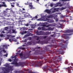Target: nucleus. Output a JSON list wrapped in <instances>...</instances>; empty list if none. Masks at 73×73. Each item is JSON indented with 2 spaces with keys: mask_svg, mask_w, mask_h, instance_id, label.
<instances>
[{
  "mask_svg": "<svg viewBox=\"0 0 73 73\" xmlns=\"http://www.w3.org/2000/svg\"><path fill=\"white\" fill-rule=\"evenodd\" d=\"M24 59H27V58H25V56H24Z\"/></svg>",
  "mask_w": 73,
  "mask_h": 73,
  "instance_id": "69168bd1",
  "label": "nucleus"
},
{
  "mask_svg": "<svg viewBox=\"0 0 73 73\" xmlns=\"http://www.w3.org/2000/svg\"><path fill=\"white\" fill-rule=\"evenodd\" d=\"M46 12L48 13V14H50V13H51V11L50 10H49L48 9H46Z\"/></svg>",
  "mask_w": 73,
  "mask_h": 73,
  "instance_id": "412c9836",
  "label": "nucleus"
},
{
  "mask_svg": "<svg viewBox=\"0 0 73 73\" xmlns=\"http://www.w3.org/2000/svg\"><path fill=\"white\" fill-rule=\"evenodd\" d=\"M65 9V7H62L61 8V9L62 11V10H64V9Z\"/></svg>",
  "mask_w": 73,
  "mask_h": 73,
  "instance_id": "4c0bfd02",
  "label": "nucleus"
},
{
  "mask_svg": "<svg viewBox=\"0 0 73 73\" xmlns=\"http://www.w3.org/2000/svg\"><path fill=\"white\" fill-rule=\"evenodd\" d=\"M7 36L9 37H11V35H7Z\"/></svg>",
  "mask_w": 73,
  "mask_h": 73,
  "instance_id": "4d7b16f0",
  "label": "nucleus"
},
{
  "mask_svg": "<svg viewBox=\"0 0 73 73\" xmlns=\"http://www.w3.org/2000/svg\"><path fill=\"white\" fill-rule=\"evenodd\" d=\"M8 29V27H6L5 28V30H7Z\"/></svg>",
  "mask_w": 73,
  "mask_h": 73,
  "instance_id": "a18cd8bd",
  "label": "nucleus"
},
{
  "mask_svg": "<svg viewBox=\"0 0 73 73\" xmlns=\"http://www.w3.org/2000/svg\"><path fill=\"white\" fill-rule=\"evenodd\" d=\"M54 28L49 27L47 29L46 28L44 27H39L38 28V30H42L43 31H53Z\"/></svg>",
  "mask_w": 73,
  "mask_h": 73,
  "instance_id": "423d86ee",
  "label": "nucleus"
},
{
  "mask_svg": "<svg viewBox=\"0 0 73 73\" xmlns=\"http://www.w3.org/2000/svg\"><path fill=\"white\" fill-rule=\"evenodd\" d=\"M68 60H66V61L65 62V64H68Z\"/></svg>",
  "mask_w": 73,
  "mask_h": 73,
  "instance_id": "72a5a7b5",
  "label": "nucleus"
},
{
  "mask_svg": "<svg viewBox=\"0 0 73 73\" xmlns=\"http://www.w3.org/2000/svg\"><path fill=\"white\" fill-rule=\"evenodd\" d=\"M27 39H25L24 41H23L24 42H27Z\"/></svg>",
  "mask_w": 73,
  "mask_h": 73,
  "instance_id": "6e6d98bb",
  "label": "nucleus"
},
{
  "mask_svg": "<svg viewBox=\"0 0 73 73\" xmlns=\"http://www.w3.org/2000/svg\"><path fill=\"white\" fill-rule=\"evenodd\" d=\"M44 21H48V22L50 23H53V21L50 19H48L46 18V20H44Z\"/></svg>",
  "mask_w": 73,
  "mask_h": 73,
  "instance_id": "a211bd4d",
  "label": "nucleus"
},
{
  "mask_svg": "<svg viewBox=\"0 0 73 73\" xmlns=\"http://www.w3.org/2000/svg\"><path fill=\"white\" fill-rule=\"evenodd\" d=\"M12 30V33H17V32L16 31V30H15L13 29Z\"/></svg>",
  "mask_w": 73,
  "mask_h": 73,
  "instance_id": "b1692460",
  "label": "nucleus"
},
{
  "mask_svg": "<svg viewBox=\"0 0 73 73\" xmlns=\"http://www.w3.org/2000/svg\"><path fill=\"white\" fill-rule=\"evenodd\" d=\"M19 48L20 49H21V50H24L25 49V47H19Z\"/></svg>",
  "mask_w": 73,
  "mask_h": 73,
  "instance_id": "c85d7f7f",
  "label": "nucleus"
},
{
  "mask_svg": "<svg viewBox=\"0 0 73 73\" xmlns=\"http://www.w3.org/2000/svg\"><path fill=\"white\" fill-rule=\"evenodd\" d=\"M8 61H10V62H12V60H11V59H9L8 60Z\"/></svg>",
  "mask_w": 73,
  "mask_h": 73,
  "instance_id": "09e8293b",
  "label": "nucleus"
},
{
  "mask_svg": "<svg viewBox=\"0 0 73 73\" xmlns=\"http://www.w3.org/2000/svg\"><path fill=\"white\" fill-rule=\"evenodd\" d=\"M25 33H27L28 34L24 36V37L25 38L27 37L30 36V33L29 32V31L27 32L25 31H23L22 33H21V34L22 35H23Z\"/></svg>",
  "mask_w": 73,
  "mask_h": 73,
  "instance_id": "1a4fd4ad",
  "label": "nucleus"
},
{
  "mask_svg": "<svg viewBox=\"0 0 73 73\" xmlns=\"http://www.w3.org/2000/svg\"><path fill=\"white\" fill-rule=\"evenodd\" d=\"M31 58H32V59H34V60H37V59H38L37 56H32Z\"/></svg>",
  "mask_w": 73,
  "mask_h": 73,
  "instance_id": "aec40b11",
  "label": "nucleus"
},
{
  "mask_svg": "<svg viewBox=\"0 0 73 73\" xmlns=\"http://www.w3.org/2000/svg\"><path fill=\"white\" fill-rule=\"evenodd\" d=\"M3 7V4H0V8L1 7Z\"/></svg>",
  "mask_w": 73,
  "mask_h": 73,
  "instance_id": "864d4df0",
  "label": "nucleus"
},
{
  "mask_svg": "<svg viewBox=\"0 0 73 73\" xmlns=\"http://www.w3.org/2000/svg\"><path fill=\"white\" fill-rule=\"evenodd\" d=\"M65 17H69V16H68V15H65Z\"/></svg>",
  "mask_w": 73,
  "mask_h": 73,
  "instance_id": "774afa93",
  "label": "nucleus"
},
{
  "mask_svg": "<svg viewBox=\"0 0 73 73\" xmlns=\"http://www.w3.org/2000/svg\"><path fill=\"white\" fill-rule=\"evenodd\" d=\"M54 19H55L56 21H58V18H57V17L56 16L54 17Z\"/></svg>",
  "mask_w": 73,
  "mask_h": 73,
  "instance_id": "cd10ccee",
  "label": "nucleus"
},
{
  "mask_svg": "<svg viewBox=\"0 0 73 73\" xmlns=\"http://www.w3.org/2000/svg\"><path fill=\"white\" fill-rule=\"evenodd\" d=\"M39 1H40V0H36V3H39Z\"/></svg>",
  "mask_w": 73,
  "mask_h": 73,
  "instance_id": "a19ab883",
  "label": "nucleus"
},
{
  "mask_svg": "<svg viewBox=\"0 0 73 73\" xmlns=\"http://www.w3.org/2000/svg\"><path fill=\"white\" fill-rule=\"evenodd\" d=\"M43 62L44 61H42L40 62H38V64H41V65H42V63H43Z\"/></svg>",
  "mask_w": 73,
  "mask_h": 73,
  "instance_id": "c756f323",
  "label": "nucleus"
},
{
  "mask_svg": "<svg viewBox=\"0 0 73 73\" xmlns=\"http://www.w3.org/2000/svg\"><path fill=\"white\" fill-rule=\"evenodd\" d=\"M59 21H61V22H62L63 23L66 22V20L62 19L61 20H60Z\"/></svg>",
  "mask_w": 73,
  "mask_h": 73,
  "instance_id": "bb28decb",
  "label": "nucleus"
},
{
  "mask_svg": "<svg viewBox=\"0 0 73 73\" xmlns=\"http://www.w3.org/2000/svg\"><path fill=\"white\" fill-rule=\"evenodd\" d=\"M41 39H42V38H46L47 37V36H41Z\"/></svg>",
  "mask_w": 73,
  "mask_h": 73,
  "instance_id": "a878e982",
  "label": "nucleus"
},
{
  "mask_svg": "<svg viewBox=\"0 0 73 73\" xmlns=\"http://www.w3.org/2000/svg\"><path fill=\"white\" fill-rule=\"evenodd\" d=\"M72 32H73V30H69L68 29L66 30H65L64 31V33H72Z\"/></svg>",
  "mask_w": 73,
  "mask_h": 73,
  "instance_id": "ddd939ff",
  "label": "nucleus"
},
{
  "mask_svg": "<svg viewBox=\"0 0 73 73\" xmlns=\"http://www.w3.org/2000/svg\"><path fill=\"white\" fill-rule=\"evenodd\" d=\"M17 56V55H15V56L12 57V58H15L14 59V61L13 62L11 63V64L12 65H13V64H15V66H21L23 67L24 65H27L29 64V62L28 60H27L25 62H19L18 63L17 62V59H16V57Z\"/></svg>",
  "mask_w": 73,
  "mask_h": 73,
  "instance_id": "f03ea898",
  "label": "nucleus"
},
{
  "mask_svg": "<svg viewBox=\"0 0 73 73\" xmlns=\"http://www.w3.org/2000/svg\"><path fill=\"white\" fill-rule=\"evenodd\" d=\"M50 6L51 7H53V4L51 3L50 4Z\"/></svg>",
  "mask_w": 73,
  "mask_h": 73,
  "instance_id": "37998d69",
  "label": "nucleus"
},
{
  "mask_svg": "<svg viewBox=\"0 0 73 73\" xmlns=\"http://www.w3.org/2000/svg\"><path fill=\"white\" fill-rule=\"evenodd\" d=\"M54 70H55V71H57L58 70L57 69H54Z\"/></svg>",
  "mask_w": 73,
  "mask_h": 73,
  "instance_id": "13d9d810",
  "label": "nucleus"
},
{
  "mask_svg": "<svg viewBox=\"0 0 73 73\" xmlns=\"http://www.w3.org/2000/svg\"><path fill=\"white\" fill-rule=\"evenodd\" d=\"M39 58H40V59H43V58H44L42 56H40L39 57Z\"/></svg>",
  "mask_w": 73,
  "mask_h": 73,
  "instance_id": "49530a36",
  "label": "nucleus"
},
{
  "mask_svg": "<svg viewBox=\"0 0 73 73\" xmlns=\"http://www.w3.org/2000/svg\"><path fill=\"white\" fill-rule=\"evenodd\" d=\"M3 52L4 53H6L7 52V51L5 50L4 49L3 50Z\"/></svg>",
  "mask_w": 73,
  "mask_h": 73,
  "instance_id": "ea45409f",
  "label": "nucleus"
},
{
  "mask_svg": "<svg viewBox=\"0 0 73 73\" xmlns=\"http://www.w3.org/2000/svg\"><path fill=\"white\" fill-rule=\"evenodd\" d=\"M54 16L53 15H50L49 16H47V18H53Z\"/></svg>",
  "mask_w": 73,
  "mask_h": 73,
  "instance_id": "5701e85b",
  "label": "nucleus"
},
{
  "mask_svg": "<svg viewBox=\"0 0 73 73\" xmlns=\"http://www.w3.org/2000/svg\"><path fill=\"white\" fill-rule=\"evenodd\" d=\"M10 38L9 40V41H10L11 42H12V41H13V39H12V38H14V39H15V38Z\"/></svg>",
  "mask_w": 73,
  "mask_h": 73,
  "instance_id": "2f4dec72",
  "label": "nucleus"
},
{
  "mask_svg": "<svg viewBox=\"0 0 73 73\" xmlns=\"http://www.w3.org/2000/svg\"><path fill=\"white\" fill-rule=\"evenodd\" d=\"M8 56V54H7L5 55H4L5 56H6V57H7V56Z\"/></svg>",
  "mask_w": 73,
  "mask_h": 73,
  "instance_id": "3c124183",
  "label": "nucleus"
},
{
  "mask_svg": "<svg viewBox=\"0 0 73 73\" xmlns=\"http://www.w3.org/2000/svg\"><path fill=\"white\" fill-rule=\"evenodd\" d=\"M62 40L59 39L58 40V42H62Z\"/></svg>",
  "mask_w": 73,
  "mask_h": 73,
  "instance_id": "f704fd0d",
  "label": "nucleus"
},
{
  "mask_svg": "<svg viewBox=\"0 0 73 73\" xmlns=\"http://www.w3.org/2000/svg\"><path fill=\"white\" fill-rule=\"evenodd\" d=\"M62 1H69L70 0H62Z\"/></svg>",
  "mask_w": 73,
  "mask_h": 73,
  "instance_id": "e433bc0d",
  "label": "nucleus"
},
{
  "mask_svg": "<svg viewBox=\"0 0 73 73\" xmlns=\"http://www.w3.org/2000/svg\"><path fill=\"white\" fill-rule=\"evenodd\" d=\"M23 15L24 16V17H28L29 16V14L27 13H25Z\"/></svg>",
  "mask_w": 73,
  "mask_h": 73,
  "instance_id": "4be33fe9",
  "label": "nucleus"
},
{
  "mask_svg": "<svg viewBox=\"0 0 73 73\" xmlns=\"http://www.w3.org/2000/svg\"><path fill=\"white\" fill-rule=\"evenodd\" d=\"M59 9V8H54V11H53L52 12V13H54L56 12H58V10Z\"/></svg>",
  "mask_w": 73,
  "mask_h": 73,
  "instance_id": "dca6fc26",
  "label": "nucleus"
},
{
  "mask_svg": "<svg viewBox=\"0 0 73 73\" xmlns=\"http://www.w3.org/2000/svg\"><path fill=\"white\" fill-rule=\"evenodd\" d=\"M25 5H29V7H31L30 9H35V8L33 7V5H32V3H29V2L27 1V3H25Z\"/></svg>",
  "mask_w": 73,
  "mask_h": 73,
  "instance_id": "9d476101",
  "label": "nucleus"
},
{
  "mask_svg": "<svg viewBox=\"0 0 73 73\" xmlns=\"http://www.w3.org/2000/svg\"><path fill=\"white\" fill-rule=\"evenodd\" d=\"M5 13H6V12L5 11H4L3 12V13H2V14L1 17H2L4 18L3 19H5V17H4L6 16V14H5Z\"/></svg>",
  "mask_w": 73,
  "mask_h": 73,
  "instance_id": "f3484780",
  "label": "nucleus"
},
{
  "mask_svg": "<svg viewBox=\"0 0 73 73\" xmlns=\"http://www.w3.org/2000/svg\"><path fill=\"white\" fill-rule=\"evenodd\" d=\"M37 20H38V21H41V19H38Z\"/></svg>",
  "mask_w": 73,
  "mask_h": 73,
  "instance_id": "e2e57ef3",
  "label": "nucleus"
},
{
  "mask_svg": "<svg viewBox=\"0 0 73 73\" xmlns=\"http://www.w3.org/2000/svg\"><path fill=\"white\" fill-rule=\"evenodd\" d=\"M35 19H37V16H36L35 17H34L32 18L31 19V20H35Z\"/></svg>",
  "mask_w": 73,
  "mask_h": 73,
  "instance_id": "393cba45",
  "label": "nucleus"
},
{
  "mask_svg": "<svg viewBox=\"0 0 73 73\" xmlns=\"http://www.w3.org/2000/svg\"><path fill=\"white\" fill-rule=\"evenodd\" d=\"M42 27H45L46 28L49 27H54V24H49L48 23L46 22L44 23V24L42 25Z\"/></svg>",
  "mask_w": 73,
  "mask_h": 73,
  "instance_id": "6e6552de",
  "label": "nucleus"
},
{
  "mask_svg": "<svg viewBox=\"0 0 73 73\" xmlns=\"http://www.w3.org/2000/svg\"><path fill=\"white\" fill-rule=\"evenodd\" d=\"M36 34L37 35H44V32L42 31L38 32V31L37 30L36 32Z\"/></svg>",
  "mask_w": 73,
  "mask_h": 73,
  "instance_id": "f8f14e48",
  "label": "nucleus"
},
{
  "mask_svg": "<svg viewBox=\"0 0 73 73\" xmlns=\"http://www.w3.org/2000/svg\"><path fill=\"white\" fill-rule=\"evenodd\" d=\"M11 6L12 7H15V5H11Z\"/></svg>",
  "mask_w": 73,
  "mask_h": 73,
  "instance_id": "bf43d9fd",
  "label": "nucleus"
},
{
  "mask_svg": "<svg viewBox=\"0 0 73 73\" xmlns=\"http://www.w3.org/2000/svg\"><path fill=\"white\" fill-rule=\"evenodd\" d=\"M19 55L20 56H23V54L22 53H21Z\"/></svg>",
  "mask_w": 73,
  "mask_h": 73,
  "instance_id": "de8ad7c7",
  "label": "nucleus"
},
{
  "mask_svg": "<svg viewBox=\"0 0 73 73\" xmlns=\"http://www.w3.org/2000/svg\"><path fill=\"white\" fill-rule=\"evenodd\" d=\"M8 68L7 67H2V70L4 72V73H7L5 72H12V71L13 70V69L12 68V67L11 66H8Z\"/></svg>",
  "mask_w": 73,
  "mask_h": 73,
  "instance_id": "39448f33",
  "label": "nucleus"
},
{
  "mask_svg": "<svg viewBox=\"0 0 73 73\" xmlns=\"http://www.w3.org/2000/svg\"><path fill=\"white\" fill-rule=\"evenodd\" d=\"M72 35V33L69 34H64L63 35V37H64L65 39H69L70 38H69V37L68 36V35L70 36V35Z\"/></svg>",
  "mask_w": 73,
  "mask_h": 73,
  "instance_id": "9b49d317",
  "label": "nucleus"
},
{
  "mask_svg": "<svg viewBox=\"0 0 73 73\" xmlns=\"http://www.w3.org/2000/svg\"><path fill=\"white\" fill-rule=\"evenodd\" d=\"M11 37H15V36H11Z\"/></svg>",
  "mask_w": 73,
  "mask_h": 73,
  "instance_id": "0e129e2a",
  "label": "nucleus"
},
{
  "mask_svg": "<svg viewBox=\"0 0 73 73\" xmlns=\"http://www.w3.org/2000/svg\"><path fill=\"white\" fill-rule=\"evenodd\" d=\"M13 40H14V41H15V42H17V40L16 39H15Z\"/></svg>",
  "mask_w": 73,
  "mask_h": 73,
  "instance_id": "680f3d73",
  "label": "nucleus"
},
{
  "mask_svg": "<svg viewBox=\"0 0 73 73\" xmlns=\"http://www.w3.org/2000/svg\"><path fill=\"white\" fill-rule=\"evenodd\" d=\"M60 17H61V18H65V15L64 16V15H62L60 16Z\"/></svg>",
  "mask_w": 73,
  "mask_h": 73,
  "instance_id": "473e14b6",
  "label": "nucleus"
},
{
  "mask_svg": "<svg viewBox=\"0 0 73 73\" xmlns=\"http://www.w3.org/2000/svg\"><path fill=\"white\" fill-rule=\"evenodd\" d=\"M50 34H51V33L49 32H44V35H50Z\"/></svg>",
  "mask_w": 73,
  "mask_h": 73,
  "instance_id": "6ab92c4d",
  "label": "nucleus"
},
{
  "mask_svg": "<svg viewBox=\"0 0 73 73\" xmlns=\"http://www.w3.org/2000/svg\"><path fill=\"white\" fill-rule=\"evenodd\" d=\"M49 41L47 42H45V41L44 40H42L40 41V40H39L38 41H36V44H41V45H42V44H48V43L49 44H51L52 43V41H50V42H49Z\"/></svg>",
  "mask_w": 73,
  "mask_h": 73,
  "instance_id": "0eeeda50",
  "label": "nucleus"
},
{
  "mask_svg": "<svg viewBox=\"0 0 73 73\" xmlns=\"http://www.w3.org/2000/svg\"><path fill=\"white\" fill-rule=\"evenodd\" d=\"M61 4V2H58L57 3V4L58 5H59V4Z\"/></svg>",
  "mask_w": 73,
  "mask_h": 73,
  "instance_id": "c03bdc74",
  "label": "nucleus"
},
{
  "mask_svg": "<svg viewBox=\"0 0 73 73\" xmlns=\"http://www.w3.org/2000/svg\"><path fill=\"white\" fill-rule=\"evenodd\" d=\"M35 27H33V26H31V28H35Z\"/></svg>",
  "mask_w": 73,
  "mask_h": 73,
  "instance_id": "052dcab7",
  "label": "nucleus"
},
{
  "mask_svg": "<svg viewBox=\"0 0 73 73\" xmlns=\"http://www.w3.org/2000/svg\"><path fill=\"white\" fill-rule=\"evenodd\" d=\"M52 33H54V34H53L51 35V37H53V36H54V35H55V33L54 32H52Z\"/></svg>",
  "mask_w": 73,
  "mask_h": 73,
  "instance_id": "79ce46f5",
  "label": "nucleus"
},
{
  "mask_svg": "<svg viewBox=\"0 0 73 73\" xmlns=\"http://www.w3.org/2000/svg\"><path fill=\"white\" fill-rule=\"evenodd\" d=\"M52 60H50L48 59H44V60L46 62H48L49 63H51V62H54V64H56V62H60L61 61V59L62 58V57H60V56H55L53 57L52 58Z\"/></svg>",
  "mask_w": 73,
  "mask_h": 73,
  "instance_id": "7ed1b4c3",
  "label": "nucleus"
},
{
  "mask_svg": "<svg viewBox=\"0 0 73 73\" xmlns=\"http://www.w3.org/2000/svg\"><path fill=\"white\" fill-rule=\"evenodd\" d=\"M68 73H71L73 72V70H72V68L68 67Z\"/></svg>",
  "mask_w": 73,
  "mask_h": 73,
  "instance_id": "2eb2a0df",
  "label": "nucleus"
},
{
  "mask_svg": "<svg viewBox=\"0 0 73 73\" xmlns=\"http://www.w3.org/2000/svg\"><path fill=\"white\" fill-rule=\"evenodd\" d=\"M39 39H41V36L39 37V36L37 37L36 38V40H37V41H38V40Z\"/></svg>",
  "mask_w": 73,
  "mask_h": 73,
  "instance_id": "7c9ffc66",
  "label": "nucleus"
},
{
  "mask_svg": "<svg viewBox=\"0 0 73 73\" xmlns=\"http://www.w3.org/2000/svg\"><path fill=\"white\" fill-rule=\"evenodd\" d=\"M30 64H31V66H35V67H37L38 66V65L37 64H35L32 62V61H31L30 62Z\"/></svg>",
  "mask_w": 73,
  "mask_h": 73,
  "instance_id": "4468645a",
  "label": "nucleus"
},
{
  "mask_svg": "<svg viewBox=\"0 0 73 73\" xmlns=\"http://www.w3.org/2000/svg\"><path fill=\"white\" fill-rule=\"evenodd\" d=\"M56 36H57V37H59L60 36V33H57L56 34Z\"/></svg>",
  "mask_w": 73,
  "mask_h": 73,
  "instance_id": "c9c22d12",
  "label": "nucleus"
},
{
  "mask_svg": "<svg viewBox=\"0 0 73 73\" xmlns=\"http://www.w3.org/2000/svg\"><path fill=\"white\" fill-rule=\"evenodd\" d=\"M36 49H40V47H36Z\"/></svg>",
  "mask_w": 73,
  "mask_h": 73,
  "instance_id": "603ef678",
  "label": "nucleus"
},
{
  "mask_svg": "<svg viewBox=\"0 0 73 73\" xmlns=\"http://www.w3.org/2000/svg\"><path fill=\"white\" fill-rule=\"evenodd\" d=\"M3 7H7V5H6L5 4H3Z\"/></svg>",
  "mask_w": 73,
  "mask_h": 73,
  "instance_id": "58836bf2",
  "label": "nucleus"
},
{
  "mask_svg": "<svg viewBox=\"0 0 73 73\" xmlns=\"http://www.w3.org/2000/svg\"><path fill=\"white\" fill-rule=\"evenodd\" d=\"M53 68H58V67L54 65H52L51 66H45L44 67H43V69L45 70H49L51 72H53L54 70H53Z\"/></svg>",
  "mask_w": 73,
  "mask_h": 73,
  "instance_id": "20e7f679",
  "label": "nucleus"
},
{
  "mask_svg": "<svg viewBox=\"0 0 73 73\" xmlns=\"http://www.w3.org/2000/svg\"><path fill=\"white\" fill-rule=\"evenodd\" d=\"M37 36H34V38H36V37H37Z\"/></svg>",
  "mask_w": 73,
  "mask_h": 73,
  "instance_id": "5fc2aeb1",
  "label": "nucleus"
},
{
  "mask_svg": "<svg viewBox=\"0 0 73 73\" xmlns=\"http://www.w3.org/2000/svg\"><path fill=\"white\" fill-rule=\"evenodd\" d=\"M2 33H5V32L4 31H3Z\"/></svg>",
  "mask_w": 73,
  "mask_h": 73,
  "instance_id": "338daca9",
  "label": "nucleus"
},
{
  "mask_svg": "<svg viewBox=\"0 0 73 73\" xmlns=\"http://www.w3.org/2000/svg\"><path fill=\"white\" fill-rule=\"evenodd\" d=\"M48 46H50V45H48L47 46L45 47V49L44 50L39 51L38 52H37L36 54H40L41 55L42 54H44L45 53V52L46 51H48V52L50 53V54H53L55 53L56 54H61L62 55L64 54V51L61 49H62V48H60V50H54L55 51H52L51 50L49 49V48L48 47Z\"/></svg>",
  "mask_w": 73,
  "mask_h": 73,
  "instance_id": "f257e3e1",
  "label": "nucleus"
},
{
  "mask_svg": "<svg viewBox=\"0 0 73 73\" xmlns=\"http://www.w3.org/2000/svg\"><path fill=\"white\" fill-rule=\"evenodd\" d=\"M64 5L62 4H61L60 5H59V7H62V6H63Z\"/></svg>",
  "mask_w": 73,
  "mask_h": 73,
  "instance_id": "8fccbe9b",
  "label": "nucleus"
}]
</instances>
